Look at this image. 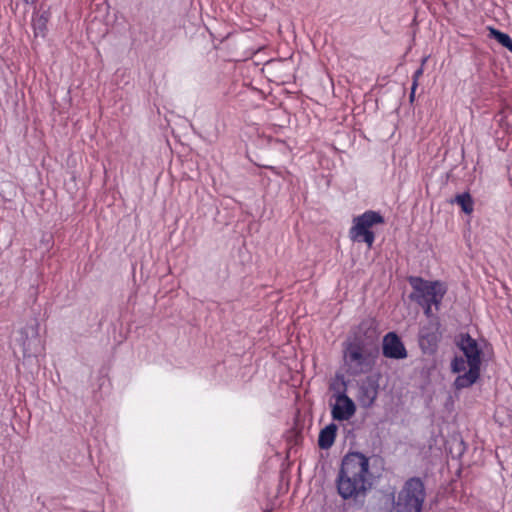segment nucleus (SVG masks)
Segmentation results:
<instances>
[{
	"label": "nucleus",
	"mask_w": 512,
	"mask_h": 512,
	"mask_svg": "<svg viewBox=\"0 0 512 512\" xmlns=\"http://www.w3.org/2000/svg\"><path fill=\"white\" fill-rule=\"evenodd\" d=\"M433 305H434V303H424L423 305H420L423 308L424 314L427 317H431L433 315V313H432V306Z\"/></svg>",
	"instance_id": "19"
},
{
	"label": "nucleus",
	"mask_w": 512,
	"mask_h": 512,
	"mask_svg": "<svg viewBox=\"0 0 512 512\" xmlns=\"http://www.w3.org/2000/svg\"><path fill=\"white\" fill-rule=\"evenodd\" d=\"M415 92H416V89H414V86L412 85L411 86V92H410V95H409V100L410 102L412 103L415 99Z\"/></svg>",
	"instance_id": "20"
},
{
	"label": "nucleus",
	"mask_w": 512,
	"mask_h": 512,
	"mask_svg": "<svg viewBox=\"0 0 512 512\" xmlns=\"http://www.w3.org/2000/svg\"><path fill=\"white\" fill-rule=\"evenodd\" d=\"M454 202L457 203L465 214H471L474 210V200L469 192H463L455 196Z\"/></svg>",
	"instance_id": "14"
},
{
	"label": "nucleus",
	"mask_w": 512,
	"mask_h": 512,
	"mask_svg": "<svg viewBox=\"0 0 512 512\" xmlns=\"http://www.w3.org/2000/svg\"><path fill=\"white\" fill-rule=\"evenodd\" d=\"M426 61H427V58L426 57L423 58L422 65L417 70H415V72L413 73L412 84L414 86V89H417V87H418V79L423 75V72H424L423 65L425 64Z\"/></svg>",
	"instance_id": "18"
},
{
	"label": "nucleus",
	"mask_w": 512,
	"mask_h": 512,
	"mask_svg": "<svg viewBox=\"0 0 512 512\" xmlns=\"http://www.w3.org/2000/svg\"><path fill=\"white\" fill-rule=\"evenodd\" d=\"M379 393V378L368 375L358 383L357 400L362 408H371Z\"/></svg>",
	"instance_id": "9"
},
{
	"label": "nucleus",
	"mask_w": 512,
	"mask_h": 512,
	"mask_svg": "<svg viewBox=\"0 0 512 512\" xmlns=\"http://www.w3.org/2000/svg\"><path fill=\"white\" fill-rule=\"evenodd\" d=\"M413 291L409 295V299L418 305L424 303H434L436 311L440 309L442 300L447 293L445 283L435 280H425L420 276H410L408 279Z\"/></svg>",
	"instance_id": "5"
},
{
	"label": "nucleus",
	"mask_w": 512,
	"mask_h": 512,
	"mask_svg": "<svg viewBox=\"0 0 512 512\" xmlns=\"http://www.w3.org/2000/svg\"><path fill=\"white\" fill-rule=\"evenodd\" d=\"M370 475L367 456L361 452L347 453L342 459L335 479L337 493L343 500H352L362 507L372 487Z\"/></svg>",
	"instance_id": "1"
},
{
	"label": "nucleus",
	"mask_w": 512,
	"mask_h": 512,
	"mask_svg": "<svg viewBox=\"0 0 512 512\" xmlns=\"http://www.w3.org/2000/svg\"><path fill=\"white\" fill-rule=\"evenodd\" d=\"M382 354L389 359L401 360L408 355L405 345L396 332H388L382 341Z\"/></svg>",
	"instance_id": "10"
},
{
	"label": "nucleus",
	"mask_w": 512,
	"mask_h": 512,
	"mask_svg": "<svg viewBox=\"0 0 512 512\" xmlns=\"http://www.w3.org/2000/svg\"><path fill=\"white\" fill-rule=\"evenodd\" d=\"M455 344L467 361L468 370L458 375L453 383L456 390L471 387L480 378L483 349L469 333H461L455 339Z\"/></svg>",
	"instance_id": "3"
},
{
	"label": "nucleus",
	"mask_w": 512,
	"mask_h": 512,
	"mask_svg": "<svg viewBox=\"0 0 512 512\" xmlns=\"http://www.w3.org/2000/svg\"><path fill=\"white\" fill-rule=\"evenodd\" d=\"M133 41L148 42L151 39V33L140 24H133L129 28Z\"/></svg>",
	"instance_id": "15"
},
{
	"label": "nucleus",
	"mask_w": 512,
	"mask_h": 512,
	"mask_svg": "<svg viewBox=\"0 0 512 512\" xmlns=\"http://www.w3.org/2000/svg\"><path fill=\"white\" fill-rule=\"evenodd\" d=\"M490 34L499 44L512 52V38L509 34L495 28H490Z\"/></svg>",
	"instance_id": "16"
},
{
	"label": "nucleus",
	"mask_w": 512,
	"mask_h": 512,
	"mask_svg": "<svg viewBox=\"0 0 512 512\" xmlns=\"http://www.w3.org/2000/svg\"><path fill=\"white\" fill-rule=\"evenodd\" d=\"M367 339L370 344L374 345L373 349H369L367 347L368 343L360 336H355L352 341L345 345L343 358L347 366V372L350 375L357 376L368 373L375 363L378 354L376 332L371 331Z\"/></svg>",
	"instance_id": "2"
},
{
	"label": "nucleus",
	"mask_w": 512,
	"mask_h": 512,
	"mask_svg": "<svg viewBox=\"0 0 512 512\" xmlns=\"http://www.w3.org/2000/svg\"><path fill=\"white\" fill-rule=\"evenodd\" d=\"M419 346L424 353H434L438 346L439 335L436 325L430 323L420 328L418 334Z\"/></svg>",
	"instance_id": "11"
},
{
	"label": "nucleus",
	"mask_w": 512,
	"mask_h": 512,
	"mask_svg": "<svg viewBox=\"0 0 512 512\" xmlns=\"http://www.w3.org/2000/svg\"><path fill=\"white\" fill-rule=\"evenodd\" d=\"M383 215L374 210H367L353 219V226L349 230L350 239L354 242H364L370 248L375 241V233L371 227L384 224Z\"/></svg>",
	"instance_id": "6"
},
{
	"label": "nucleus",
	"mask_w": 512,
	"mask_h": 512,
	"mask_svg": "<svg viewBox=\"0 0 512 512\" xmlns=\"http://www.w3.org/2000/svg\"><path fill=\"white\" fill-rule=\"evenodd\" d=\"M337 429L338 427L335 423H330L320 430L318 446L321 449L327 450L332 447L336 438Z\"/></svg>",
	"instance_id": "12"
},
{
	"label": "nucleus",
	"mask_w": 512,
	"mask_h": 512,
	"mask_svg": "<svg viewBox=\"0 0 512 512\" xmlns=\"http://www.w3.org/2000/svg\"><path fill=\"white\" fill-rule=\"evenodd\" d=\"M15 342L21 347L25 361L37 358L44 349L39 337L38 322L34 320L32 323H28L20 328L17 331Z\"/></svg>",
	"instance_id": "7"
},
{
	"label": "nucleus",
	"mask_w": 512,
	"mask_h": 512,
	"mask_svg": "<svg viewBox=\"0 0 512 512\" xmlns=\"http://www.w3.org/2000/svg\"><path fill=\"white\" fill-rule=\"evenodd\" d=\"M49 21V13L44 11L41 14L33 15L32 27L36 37H45L47 32V23Z\"/></svg>",
	"instance_id": "13"
},
{
	"label": "nucleus",
	"mask_w": 512,
	"mask_h": 512,
	"mask_svg": "<svg viewBox=\"0 0 512 512\" xmlns=\"http://www.w3.org/2000/svg\"><path fill=\"white\" fill-rule=\"evenodd\" d=\"M394 512H421L426 499V489L420 477L408 478L397 497L391 494Z\"/></svg>",
	"instance_id": "4"
},
{
	"label": "nucleus",
	"mask_w": 512,
	"mask_h": 512,
	"mask_svg": "<svg viewBox=\"0 0 512 512\" xmlns=\"http://www.w3.org/2000/svg\"><path fill=\"white\" fill-rule=\"evenodd\" d=\"M23 2H25L26 4H28V3H34V2H35V0H23Z\"/></svg>",
	"instance_id": "21"
},
{
	"label": "nucleus",
	"mask_w": 512,
	"mask_h": 512,
	"mask_svg": "<svg viewBox=\"0 0 512 512\" xmlns=\"http://www.w3.org/2000/svg\"><path fill=\"white\" fill-rule=\"evenodd\" d=\"M466 365H467V361L463 356H455L451 360V364H450L451 371L453 373H458V375H461L460 374L461 372H463V373L466 372Z\"/></svg>",
	"instance_id": "17"
},
{
	"label": "nucleus",
	"mask_w": 512,
	"mask_h": 512,
	"mask_svg": "<svg viewBox=\"0 0 512 512\" xmlns=\"http://www.w3.org/2000/svg\"><path fill=\"white\" fill-rule=\"evenodd\" d=\"M331 389L335 391V404L331 410L332 418L337 421L349 420L356 412V405L347 395L346 382L342 380L340 385L332 384Z\"/></svg>",
	"instance_id": "8"
}]
</instances>
